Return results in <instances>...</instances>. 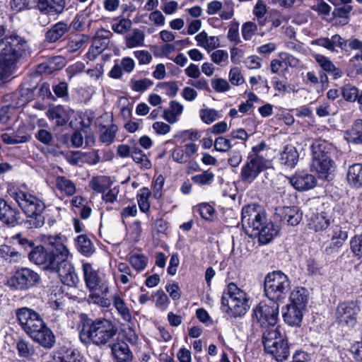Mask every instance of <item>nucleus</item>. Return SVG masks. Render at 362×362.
Here are the masks:
<instances>
[{"label":"nucleus","mask_w":362,"mask_h":362,"mask_svg":"<svg viewBox=\"0 0 362 362\" xmlns=\"http://www.w3.org/2000/svg\"><path fill=\"white\" fill-rule=\"evenodd\" d=\"M111 349L117 362H129L132 360V354L127 343L119 341L114 344Z\"/></svg>","instance_id":"2f4dec72"},{"label":"nucleus","mask_w":362,"mask_h":362,"mask_svg":"<svg viewBox=\"0 0 362 362\" xmlns=\"http://www.w3.org/2000/svg\"><path fill=\"white\" fill-rule=\"evenodd\" d=\"M16 315L23 330L34 341L45 349H51L54 346L55 337L37 312L23 307L18 308Z\"/></svg>","instance_id":"f257e3e1"},{"label":"nucleus","mask_w":362,"mask_h":362,"mask_svg":"<svg viewBox=\"0 0 362 362\" xmlns=\"http://www.w3.org/2000/svg\"><path fill=\"white\" fill-rule=\"evenodd\" d=\"M40 280L39 274L33 270L23 267L17 269L8 279L6 285L17 290H27L35 286Z\"/></svg>","instance_id":"ddd939ff"},{"label":"nucleus","mask_w":362,"mask_h":362,"mask_svg":"<svg viewBox=\"0 0 362 362\" xmlns=\"http://www.w3.org/2000/svg\"><path fill=\"white\" fill-rule=\"evenodd\" d=\"M213 63L220 66H226L228 64V53L224 49H216L210 55Z\"/></svg>","instance_id":"864d4df0"},{"label":"nucleus","mask_w":362,"mask_h":362,"mask_svg":"<svg viewBox=\"0 0 362 362\" xmlns=\"http://www.w3.org/2000/svg\"><path fill=\"white\" fill-rule=\"evenodd\" d=\"M291 288V282L287 275L275 271L267 275L264 280L266 296L272 302L284 299Z\"/></svg>","instance_id":"0eeeda50"},{"label":"nucleus","mask_w":362,"mask_h":362,"mask_svg":"<svg viewBox=\"0 0 362 362\" xmlns=\"http://www.w3.org/2000/svg\"><path fill=\"white\" fill-rule=\"evenodd\" d=\"M201 119L206 124H211L218 118V113L214 109L206 108L199 111Z\"/></svg>","instance_id":"e2e57ef3"},{"label":"nucleus","mask_w":362,"mask_h":362,"mask_svg":"<svg viewBox=\"0 0 362 362\" xmlns=\"http://www.w3.org/2000/svg\"><path fill=\"white\" fill-rule=\"evenodd\" d=\"M266 221L265 214L259 206L250 204L243 208L241 222L247 233H255Z\"/></svg>","instance_id":"9b49d317"},{"label":"nucleus","mask_w":362,"mask_h":362,"mask_svg":"<svg viewBox=\"0 0 362 362\" xmlns=\"http://www.w3.org/2000/svg\"><path fill=\"white\" fill-rule=\"evenodd\" d=\"M145 35L139 29H134L132 33L126 37V46L134 48L144 45Z\"/></svg>","instance_id":"37998d69"},{"label":"nucleus","mask_w":362,"mask_h":362,"mask_svg":"<svg viewBox=\"0 0 362 362\" xmlns=\"http://www.w3.org/2000/svg\"><path fill=\"white\" fill-rule=\"evenodd\" d=\"M277 233L278 230L274 228V224L267 220L265 224H263L260 228L250 235H258L259 242L267 244L277 235Z\"/></svg>","instance_id":"c756f323"},{"label":"nucleus","mask_w":362,"mask_h":362,"mask_svg":"<svg viewBox=\"0 0 362 362\" xmlns=\"http://www.w3.org/2000/svg\"><path fill=\"white\" fill-rule=\"evenodd\" d=\"M302 214V212L296 206H286L281 209L282 218L291 226H296L300 223Z\"/></svg>","instance_id":"72a5a7b5"},{"label":"nucleus","mask_w":362,"mask_h":362,"mask_svg":"<svg viewBox=\"0 0 362 362\" xmlns=\"http://www.w3.org/2000/svg\"><path fill=\"white\" fill-rule=\"evenodd\" d=\"M335 169L332 158L312 157L311 170L317 173L320 178H327Z\"/></svg>","instance_id":"4be33fe9"},{"label":"nucleus","mask_w":362,"mask_h":362,"mask_svg":"<svg viewBox=\"0 0 362 362\" xmlns=\"http://www.w3.org/2000/svg\"><path fill=\"white\" fill-rule=\"evenodd\" d=\"M232 147L230 141L223 136H218L214 141V148L219 152H227Z\"/></svg>","instance_id":"338daca9"},{"label":"nucleus","mask_w":362,"mask_h":362,"mask_svg":"<svg viewBox=\"0 0 362 362\" xmlns=\"http://www.w3.org/2000/svg\"><path fill=\"white\" fill-rule=\"evenodd\" d=\"M348 238V233L344 228L339 226L332 227L329 245L325 248L327 254L336 252Z\"/></svg>","instance_id":"b1692460"},{"label":"nucleus","mask_w":362,"mask_h":362,"mask_svg":"<svg viewBox=\"0 0 362 362\" xmlns=\"http://www.w3.org/2000/svg\"><path fill=\"white\" fill-rule=\"evenodd\" d=\"M68 31V26L64 22H58L46 33V40L49 42H55Z\"/></svg>","instance_id":"4c0bfd02"},{"label":"nucleus","mask_w":362,"mask_h":362,"mask_svg":"<svg viewBox=\"0 0 362 362\" xmlns=\"http://www.w3.org/2000/svg\"><path fill=\"white\" fill-rule=\"evenodd\" d=\"M350 247L352 252L357 257H362V235H356L351 239Z\"/></svg>","instance_id":"774afa93"},{"label":"nucleus","mask_w":362,"mask_h":362,"mask_svg":"<svg viewBox=\"0 0 362 362\" xmlns=\"http://www.w3.org/2000/svg\"><path fill=\"white\" fill-rule=\"evenodd\" d=\"M5 28L0 25V50L1 51V62H10L21 52V48L29 47L27 40L17 35L12 34L4 37Z\"/></svg>","instance_id":"1a4fd4ad"},{"label":"nucleus","mask_w":362,"mask_h":362,"mask_svg":"<svg viewBox=\"0 0 362 362\" xmlns=\"http://www.w3.org/2000/svg\"><path fill=\"white\" fill-rule=\"evenodd\" d=\"M65 6V0H38L37 8L41 13L39 17L40 24L43 26L47 25L50 20L46 19L45 16L55 18L63 13Z\"/></svg>","instance_id":"f3484780"},{"label":"nucleus","mask_w":362,"mask_h":362,"mask_svg":"<svg viewBox=\"0 0 362 362\" xmlns=\"http://www.w3.org/2000/svg\"><path fill=\"white\" fill-rule=\"evenodd\" d=\"M2 141L6 144H18L28 141L30 136L27 134H21L17 132L3 133L1 135Z\"/></svg>","instance_id":"49530a36"},{"label":"nucleus","mask_w":362,"mask_h":362,"mask_svg":"<svg viewBox=\"0 0 362 362\" xmlns=\"http://www.w3.org/2000/svg\"><path fill=\"white\" fill-rule=\"evenodd\" d=\"M117 269L121 273L119 280L122 284H126L130 281V278H133V275L130 267L127 263L119 262L117 264Z\"/></svg>","instance_id":"13d9d810"},{"label":"nucleus","mask_w":362,"mask_h":362,"mask_svg":"<svg viewBox=\"0 0 362 362\" xmlns=\"http://www.w3.org/2000/svg\"><path fill=\"white\" fill-rule=\"evenodd\" d=\"M0 257L10 262H18L21 259L18 252L8 245L0 247Z\"/></svg>","instance_id":"3c124183"},{"label":"nucleus","mask_w":362,"mask_h":362,"mask_svg":"<svg viewBox=\"0 0 362 362\" xmlns=\"http://www.w3.org/2000/svg\"><path fill=\"white\" fill-rule=\"evenodd\" d=\"M262 149L261 146L252 147V153L249 154L241 168L240 179L243 182L251 184L259 175L268 168V161L257 152Z\"/></svg>","instance_id":"6e6552de"},{"label":"nucleus","mask_w":362,"mask_h":362,"mask_svg":"<svg viewBox=\"0 0 362 362\" xmlns=\"http://www.w3.org/2000/svg\"><path fill=\"white\" fill-rule=\"evenodd\" d=\"M47 243L52 246V249L48 251L42 245L33 247L28 254V258L30 262L42 265L45 269L51 272L57 268L58 258L67 247L59 235L49 236Z\"/></svg>","instance_id":"20e7f679"},{"label":"nucleus","mask_w":362,"mask_h":362,"mask_svg":"<svg viewBox=\"0 0 362 362\" xmlns=\"http://www.w3.org/2000/svg\"><path fill=\"white\" fill-rule=\"evenodd\" d=\"M132 25V21L128 18H115L111 23V28L115 33L124 34L131 28Z\"/></svg>","instance_id":"de8ad7c7"},{"label":"nucleus","mask_w":362,"mask_h":362,"mask_svg":"<svg viewBox=\"0 0 362 362\" xmlns=\"http://www.w3.org/2000/svg\"><path fill=\"white\" fill-rule=\"evenodd\" d=\"M313 57L320 66L325 71L332 74L334 78H340L342 76V71L337 68L328 57L320 54H315Z\"/></svg>","instance_id":"7c9ffc66"},{"label":"nucleus","mask_w":362,"mask_h":362,"mask_svg":"<svg viewBox=\"0 0 362 362\" xmlns=\"http://www.w3.org/2000/svg\"><path fill=\"white\" fill-rule=\"evenodd\" d=\"M65 66V60L61 56H57L47 62L40 65L39 69H43L46 73L51 74L55 70L61 69Z\"/></svg>","instance_id":"a19ab883"},{"label":"nucleus","mask_w":362,"mask_h":362,"mask_svg":"<svg viewBox=\"0 0 362 362\" xmlns=\"http://www.w3.org/2000/svg\"><path fill=\"white\" fill-rule=\"evenodd\" d=\"M262 343L265 351L278 362H282L288 358L289 346L287 339L281 334L279 328L265 329L262 334Z\"/></svg>","instance_id":"423d86ee"},{"label":"nucleus","mask_w":362,"mask_h":362,"mask_svg":"<svg viewBox=\"0 0 362 362\" xmlns=\"http://www.w3.org/2000/svg\"><path fill=\"white\" fill-rule=\"evenodd\" d=\"M197 45L204 48L208 52L214 50L220 46V40L217 36H209L204 30L195 36Z\"/></svg>","instance_id":"c85d7f7f"},{"label":"nucleus","mask_w":362,"mask_h":362,"mask_svg":"<svg viewBox=\"0 0 362 362\" xmlns=\"http://www.w3.org/2000/svg\"><path fill=\"white\" fill-rule=\"evenodd\" d=\"M56 188L66 196H72L76 192V185L69 179L64 176H57L55 179Z\"/></svg>","instance_id":"e433bc0d"},{"label":"nucleus","mask_w":362,"mask_h":362,"mask_svg":"<svg viewBox=\"0 0 362 362\" xmlns=\"http://www.w3.org/2000/svg\"><path fill=\"white\" fill-rule=\"evenodd\" d=\"M360 307L357 302L346 301L339 304L335 315L339 324L352 327L357 322Z\"/></svg>","instance_id":"dca6fc26"},{"label":"nucleus","mask_w":362,"mask_h":362,"mask_svg":"<svg viewBox=\"0 0 362 362\" xmlns=\"http://www.w3.org/2000/svg\"><path fill=\"white\" fill-rule=\"evenodd\" d=\"M16 349L18 356L22 358H30L35 352L33 346L24 339H21L16 342Z\"/></svg>","instance_id":"c03bdc74"},{"label":"nucleus","mask_w":362,"mask_h":362,"mask_svg":"<svg viewBox=\"0 0 362 362\" xmlns=\"http://www.w3.org/2000/svg\"><path fill=\"white\" fill-rule=\"evenodd\" d=\"M192 180L198 185H210L214 180V174L209 170L192 177Z\"/></svg>","instance_id":"603ef678"},{"label":"nucleus","mask_w":362,"mask_h":362,"mask_svg":"<svg viewBox=\"0 0 362 362\" xmlns=\"http://www.w3.org/2000/svg\"><path fill=\"white\" fill-rule=\"evenodd\" d=\"M311 44L322 47L332 52H337V47L344 49L347 45L351 49H362V42L361 40L354 37L346 40L337 34L332 35L330 38L320 37L313 40Z\"/></svg>","instance_id":"2eb2a0df"},{"label":"nucleus","mask_w":362,"mask_h":362,"mask_svg":"<svg viewBox=\"0 0 362 362\" xmlns=\"http://www.w3.org/2000/svg\"><path fill=\"white\" fill-rule=\"evenodd\" d=\"M308 300V292L303 287H297L291 293V303L300 308H305Z\"/></svg>","instance_id":"f704fd0d"},{"label":"nucleus","mask_w":362,"mask_h":362,"mask_svg":"<svg viewBox=\"0 0 362 362\" xmlns=\"http://www.w3.org/2000/svg\"><path fill=\"white\" fill-rule=\"evenodd\" d=\"M82 270L86 286L90 291H99L102 295L108 293V278L103 271L88 262L83 263Z\"/></svg>","instance_id":"9d476101"},{"label":"nucleus","mask_w":362,"mask_h":362,"mask_svg":"<svg viewBox=\"0 0 362 362\" xmlns=\"http://www.w3.org/2000/svg\"><path fill=\"white\" fill-rule=\"evenodd\" d=\"M346 139L349 142H362V119L355 121L352 128L346 132Z\"/></svg>","instance_id":"79ce46f5"},{"label":"nucleus","mask_w":362,"mask_h":362,"mask_svg":"<svg viewBox=\"0 0 362 362\" xmlns=\"http://www.w3.org/2000/svg\"><path fill=\"white\" fill-rule=\"evenodd\" d=\"M76 245L78 252L85 256H90L94 252V246L86 235H80L76 239Z\"/></svg>","instance_id":"58836bf2"},{"label":"nucleus","mask_w":362,"mask_h":362,"mask_svg":"<svg viewBox=\"0 0 362 362\" xmlns=\"http://www.w3.org/2000/svg\"><path fill=\"white\" fill-rule=\"evenodd\" d=\"M299 153L292 145L286 146L280 153V163L287 168H293L298 163Z\"/></svg>","instance_id":"cd10ccee"},{"label":"nucleus","mask_w":362,"mask_h":362,"mask_svg":"<svg viewBox=\"0 0 362 362\" xmlns=\"http://www.w3.org/2000/svg\"><path fill=\"white\" fill-rule=\"evenodd\" d=\"M6 192L27 216L28 227L37 228L45 224V218L42 216V212L45 204L41 199L12 183L7 185Z\"/></svg>","instance_id":"7ed1b4c3"},{"label":"nucleus","mask_w":362,"mask_h":362,"mask_svg":"<svg viewBox=\"0 0 362 362\" xmlns=\"http://www.w3.org/2000/svg\"><path fill=\"white\" fill-rule=\"evenodd\" d=\"M152 297H156V306L161 311L167 309L170 303L168 296L162 290L157 291Z\"/></svg>","instance_id":"680f3d73"},{"label":"nucleus","mask_w":362,"mask_h":362,"mask_svg":"<svg viewBox=\"0 0 362 362\" xmlns=\"http://www.w3.org/2000/svg\"><path fill=\"white\" fill-rule=\"evenodd\" d=\"M341 94L346 101L354 102L358 98V90L356 87L347 84L341 88Z\"/></svg>","instance_id":"052dcab7"},{"label":"nucleus","mask_w":362,"mask_h":362,"mask_svg":"<svg viewBox=\"0 0 362 362\" xmlns=\"http://www.w3.org/2000/svg\"><path fill=\"white\" fill-rule=\"evenodd\" d=\"M211 83L213 89L217 93H225L230 88L228 82L224 78H214Z\"/></svg>","instance_id":"69168bd1"},{"label":"nucleus","mask_w":362,"mask_h":362,"mask_svg":"<svg viewBox=\"0 0 362 362\" xmlns=\"http://www.w3.org/2000/svg\"><path fill=\"white\" fill-rule=\"evenodd\" d=\"M312 157L333 158L337 148L328 141L319 138L311 145Z\"/></svg>","instance_id":"5701e85b"},{"label":"nucleus","mask_w":362,"mask_h":362,"mask_svg":"<svg viewBox=\"0 0 362 362\" xmlns=\"http://www.w3.org/2000/svg\"><path fill=\"white\" fill-rule=\"evenodd\" d=\"M193 212L201 216L206 221H211L214 218L215 210L208 203H201L193 207Z\"/></svg>","instance_id":"a18cd8bd"},{"label":"nucleus","mask_w":362,"mask_h":362,"mask_svg":"<svg viewBox=\"0 0 362 362\" xmlns=\"http://www.w3.org/2000/svg\"><path fill=\"white\" fill-rule=\"evenodd\" d=\"M223 311L230 317H243L249 310L250 298L234 283H230L221 298Z\"/></svg>","instance_id":"39448f33"},{"label":"nucleus","mask_w":362,"mask_h":362,"mask_svg":"<svg viewBox=\"0 0 362 362\" xmlns=\"http://www.w3.org/2000/svg\"><path fill=\"white\" fill-rule=\"evenodd\" d=\"M117 130V127L115 124H111L105 128L100 136V141L106 144H110L114 141Z\"/></svg>","instance_id":"5fc2aeb1"},{"label":"nucleus","mask_w":362,"mask_h":362,"mask_svg":"<svg viewBox=\"0 0 362 362\" xmlns=\"http://www.w3.org/2000/svg\"><path fill=\"white\" fill-rule=\"evenodd\" d=\"M308 225L310 229L315 232H321L328 228L331 223L332 217L327 211L306 212Z\"/></svg>","instance_id":"aec40b11"},{"label":"nucleus","mask_w":362,"mask_h":362,"mask_svg":"<svg viewBox=\"0 0 362 362\" xmlns=\"http://www.w3.org/2000/svg\"><path fill=\"white\" fill-rule=\"evenodd\" d=\"M20 213L8 204L4 199L0 198V221L7 225L14 226L17 223Z\"/></svg>","instance_id":"a878e982"},{"label":"nucleus","mask_w":362,"mask_h":362,"mask_svg":"<svg viewBox=\"0 0 362 362\" xmlns=\"http://www.w3.org/2000/svg\"><path fill=\"white\" fill-rule=\"evenodd\" d=\"M247 100L238 106V111L242 114H249L253 111L254 103L259 100V98L252 92L247 93Z\"/></svg>","instance_id":"8fccbe9b"},{"label":"nucleus","mask_w":362,"mask_h":362,"mask_svg":"<svg viewBox=\"0 0 362 362\" xmlns=\"http://www.w3.org/2000/svg\"><path fill=\"white\" fill-rule=\"evenodd\" d=\"M279 315V305L275 302H271L267 304L264 302H260L253 309V318L265 329L269 328H279L276 326Z\"/></svg>","instance_id":"f8f14e48"},{"label":"nucleus","mask_w":362,"mask_h":362,"mask_svg":"<svg viewBox=\"0 0 362 362\" xmlns=\"http://www.w3.org/2000/svg\"><path fill=\"white\" fill-rule=\"evenodd\" d=\"M112 33L107 30L101 29L95 33L91 46L87 53L90 60L94 59L103 51L106 49L110 42V38Z\"/></svg>","instance_id":"6ab92c4d"},{"label":"nucleus","mask_w":362,"mask_h":362,"mask_svg":"<svg viewBox=\"0 0 362 362\" xmlns=\"http://www.w3.org/2000/svg\"><path fill=\"white\" fill-rule=\"evenodd\" d=\"M206 12L209 16L217 14L218 12L221 20H230L234 16V3L233 0H224L223 2L214 0L209 2Z\"/></svg>","instance_id":"a211bd4d"},{"label":"nucleus","mask_w":362,"mask_h":362,"mask_svg":"<svg viewBox=\"0 0 362 362\" xmlns=\"http://www.w3.org/2000/svg\"><path fill=\"white\" fill-rule=\"evenodd\" d=\"M228 80L233 86H239L245 83V78L239 67H232L228 73Z\"/></svg>","instance_id":"bf43d9fd"},{"label":"nucleus","mask_w":362,"mask_h":362,"mask_svg":"<svg viewBox=\"0 0 362 362\" xmlns=\"http://www.w3.org/2000/svg\"><path fill=\"white\" fill-rule=\"evenodd\" d=\"M184 106L177 101L170 102L169 107L163 111V118L170 124L177 122L182 114Z\"/></svg>","instance_id":"473e14b6"},{"label":"nucleus","mask_w":362,"mask_h":362,"mask_svg":"<svg viewBox=\"0 0 362 362\" xmlns=\"http://www.w3.org/2000/svg\"><path fill=\"white\" fill-rule=\"evenodd\" d=\"M153 81L149 78H143L132 81V88L136 92H144L153 86Z\"/></svg>","instance_id":"0e129e2a"},{"label":"nucleus","mask_w":362,"mask_h":362,"mask_svg":"<svg viewBox=\"0 0 362 362\" xmlns=\"http://www.w3.org/2000/svg\"><path fill=\"white\" fill-rule=\"evenodd\" d=\"M290 183L298 191H305L313 188L316 185V179L313 175L301 173L290 178Z\"/></svg>","instance_id":"393cba45"},{"label":"nucleus","mask_w":362,"mask_h":362,"mask_svg":"<svg viewBox=\"0 0 362 362\" xmlns=\"http://www.w3.org/2000/svg\"><path fill=\"white\" fill-rule=\"evenodd\" d=\"M47 117L57 126L65 125L74 115V111L69 107L56 105L50 107L46 112Z\"/></svg>","instance_id":"412c9836"},{"label":"nucleus","mask_w":362,"mask_h":362,"mask_svg":"<svg viewBox=\"0 0 362 362\" xmlns=\"http://www.w3.org/2000/svg\"><path fill=\"white\" fill-rule=\"evenodd\" d=\"M200 136L199 132L193 129L179 131L174 135V138L177 140L185 141L186 139H189L194 141H197Z\"/></svg>","instance_id":"4d7b16f0"},{"label":"nucleus","mask_w":362,"mask_h":362,"mask_svg":"<svg viewBox=\"0 0 362 362\" xmlns=\"http://www.w3.org/2000/svg\"><path fill=\"white\" fill-rule=\"evenodd\" d=\"M150 192L148 189L144 188L140 190V192L137 195V202L141 211L146 213L148 211L150 208V204L148 202Z\"/></svg>","instance_id":"6e6d98bb"},{"label":"nucleus","mask_w":362,"mask_h":362,"mask_svg":"<svg viewBox=\"0 0 362 362\" xmlns=\"http://www.w3.org/2000/svg\"><path fill=\"white\" fill-rule=\"evenodd\" d=\"M71 256L68 248L58 258L57 268L52 269V272H57L62 282L68 286H74L78 282V277L75 272L73 264L69 258Z\"/></svg>","instance_id":"4468645a"},{"label":"nucleus","mask_w":362,"mask_h":362,"mask_svg":"<svg viewBox=\"0 0 362 362\" xmlns=\"http://www.w3.org/2000/svg\"><path fill=\"white\" fill-rule=\"evenodd\" d=\"M78 330L83 344L99 346L107 344L117 333V327L112 321L104 318L93 320L86 314L80 316Z\"/></svg>","instance_id":"f03ea898"},{"label":"nucleus","mask_w":362,"mask_h":362,"mask_svg":"<svg viewBox=\"0 0 362 362\" xmlns=\"http://www.w3.org/2000/svg\"><path fill=\"white\" fill-rule=\"evenodd\" d=\"M129 262L137 272H140L146 267L148 258L144 255L135 253L129 257Z\"/></svg>","instance_id":"09e8293b"},{"label":"nucleus","mask_w":362,"mask_h":362,"mask_svg":"<svg viewBox=\"0 0 362 362\" xmlns=\"http://www.w3.org/2000/svg\"><path fill=\"white\" fill-rule=\"evenodd\" d=\"M346 178L350 185L356 187L362 186V163L349 166Z\"/></svg>","instance_id":"c9c22d12"},{"label":"nucleus","mask_w":362,"mask_h":362,"mask_svg":"<svg viewBox=\"0 0 362 362\" xmlns=\"http://www.w3.org/2000/svg\"><path fill=\"white\" fill-rule=\"evenodd\" d=\"M112 302L114 307L122 318L126 322H130L132 314L124 300L119 295L116 294L112 297Z\"/></svg>","instance_id":"ea45409f"},{"label":"nucleus","mask_w":362,"mask_h":362,"mask_svg":"<svg viewBox=\"0 0 362 362\" xmlns=\"http://www.w3.org/2000/svg\"><path fill=\"white\" fill-rule=\"evenodd\" d=\"M304 308L290 303L286 305V310H283V317L286 323L291 326L300 325L303 319Z\"/></svg>","instance_id":"bb28decb"}]
</instances>
